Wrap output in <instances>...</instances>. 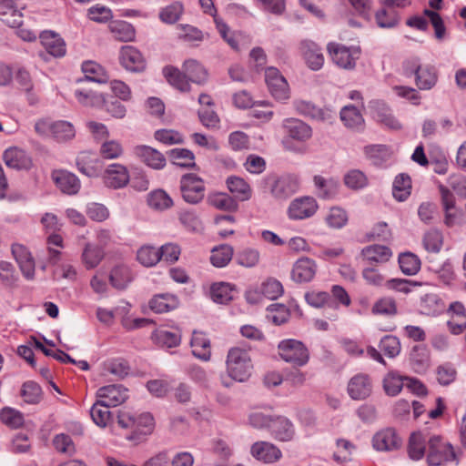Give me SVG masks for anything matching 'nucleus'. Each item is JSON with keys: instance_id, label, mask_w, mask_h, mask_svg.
<instances>
[{"instance_id": "56", "label": "nucleus", "mask_w": 466, "mask_h": 466, "mask_svg": "<svg viewBox=\"0 0 466 466\" xmlns=\"http://www.w3.org/2000/svg\"><path fill=\"white\" fill-rule=\"evenodd\" d=\"M148 205L155 209H167L173 206V200L162 189L155 190L148 195L147 198Z\"/></svg>"}, {"instance_id": "64", "label": "nucleus", "mask_w": 466, "mask_h": 466, "mask_svg": "<svg viewBox=\"0 0 466 466\" xmlns=\"http://www.w3.org/2000/svg\"><path fill=\"white\" fill-rule=\"evenodd\" d=\"M261 293L269 299H277L283 293L282 284L275 279H268L261 285Z\"/></svg>"}, {"instance_id": "19", "label": "nucleus", "mask_w": 466, "mask_h": 466, "mask_svg": "<svg viewBox=\"0 0 466 466\" xmlns=\"http://www.w3.org/2000/svg\"><path fill=\"white\" fill-rule=\"evenodd\" d=\"M300 52L310 69L319 70L323 66L324 56L321 48L316 43L309 40L302 41Z\"/></svg>"}, {"instance_id": "15", "label": "nucleus", "mask_w": 466, "mask_h": 466, "mask_svg": "<svg viewBox=\"0 0 466 466\" xmlns=\"http://www.w3.org/2000/svg\"><path fill=\"white\" fill-rule=\"evenodd\" d=\"M76 166L78 170L89 177H97L103 167V163L98 156L93 152H81L76 158Z\"/></svg>"}, {"instance_id": "30", "label": "nucleus", "mask_w": 466, "mask_h": 466, "mask_svg": "<svg viewBox=\"0 0 466 466\" xmlns=\"http://www.w3.org/2000/svg\"><path fill=\"white\" fill-rule=\"evenodd\" d=\"M190 345L193 349L192 353L195 357L202 360H208L210 359V341L206 338L204 333L194 331Z\"/></svg>"}, {"instance_id": "8", "label": "nucleus", "mask_w": 466, "mask_h": 466, "mask_svg": "<svg viewBox=\"0 0 466 466\" xmlns=\"http://www.w3.org/2000/svg\"><path fill=\"white\" fill-rule=\"evenodd\" d=\"M265 81L270 94L278 100L289 98V91L286 79L275 67H268L265 72Z\"/></svg>"}, {"instance_id": "45", "label": "nucleus", "mask_w": 466, "mask_h": 466, "mask_svg": "<svg viewBox=\"0 0 466 466\" xmlns=\"http://www.w3.org/2000/svg\"><path fill=\"white\" fill-rule=\"evenodd\" d=\"M208 201L211 206L224 211L234 212L238 210V202L226 193H218L210 196Z\"/></svg>"}, {"instance_id": "11", "label": "nucleus", "mask_w": 466, "mask_h": 466, "mask_svg": "<svg viewBox=\"0 0 466 466\" xmlns=\"http://www.w3.org/2000/svg\"><path fill=\"white\" fill-rule=\"evenodd\" d=\"M318 205L311 197L294 199L289 207V217L291 219H303L311 217L317 211Z\"/></svg>"}, {"instance_id": "23", "label": "nucleus", "mask_w": 466, "mask_h": 466, "mask_svg": "<svg viewBox=\"0 0 466 466\" xmlns=\"http://www.w3.org/2000/svg\"><path fill=\"white\" fill-rule=\"evenodd\" d=\"M52 177L60 190L66 194L74 195L80 189V181L77 177L70 172L55 171Z\"/></svg>"}, {"instance_id": "55", "label": "nucleus", "mask_w": 466, "mask_h": 466, "mask_svg": "<svg viewBox=\"0 0 466 466\" xmlns=\"http://www.w3.org/2000/svg\"><path fill=\"white\" fill-rule=\"evenodd\" d=\"M42 394L41 387L35 381H26L22 386L21 396L26 403H38L42 399Z\"/></svg>"}, {"instance_id": "51", "label": "nucleus", "mask_w": 466, "mask_h": 466, "mask_svg": "<svg viewBox=\"0 0 466 466\" xmlns=\"http://www.w3.org/2000/svg\"><path fill=\"white\" fill-rule=\"evenodd\" d=\"M366 157L371 160L374 165H380L390 157V151L384 145H371L364 148Z\"/></svg>"}, {"instance_id": "42", "label": "nucleus", "mask_w": 466, "mask_h": 466, "mask_svg": "<svg viewBox=\"0 0 466 466\" xmlns=\"http://www.w3.org/2000/svg\"><path fill=\"white\" fill-rule=\"evenodd\" d=\"M137 258L143 266L153 267L161 259L159 248L149 245L143 246L137 250Z\"/></svg>"}, {"instance_id": "59", "label": "nucleus", "mask_w": 466, "mask_h": 466, "mask_svg": "<svg viewBox=\"0 0 466 466\" xmlns=\"http://www.w3.org/2000/svg\"><path fill=\"white\" fill-rule=\"evenodd\" d=\"M380 350L389 358H394L400 352V342L392 335L384 336L379 345Z\"/></svg>"}, {"instance_id": "43", "label": "nucleus", "mask_w": 466, "mask_h": 466, "mask_svg": "<svg viewBox=\"0 0 466 466\" xmlns=\"http://www.w3.org/2000/svg\"><path fill=\"white\" fill-rule=\"evenodd\" d=\"M399 264L401 271L407 276L417 274L420 268V258L411 252L402 253L399 257Z\"/></svg>"}, {"instance_id": "60", "label": "nucleus", "mask_w": 466, "mask_h": 466, "mask_svg": "<svg viewBox=\"0 0 466 466\" xmlns=\"http://www.w3.org/2000/svg\"><path fill=\"white\" fill-rule=\"evenodd\" d=\"M155 338L158 344L167 348L177 347L181 341V334L179 331L160 329L155 333Z\"/></svg>"}, {"instance_id": "13", "label": "nucleus", "mask_w": 466, "mask_h": 466, "mask_svg": "<svg viewBox=\"0 0 466 466\" xmlns=\"http://www.w3.org/2000/svg\"><path fill=\"white\" fill-rule=\"evenodd\" d=\"M119 60L121 65L129 71L141 72L146 68V60L142 54L131 46L121 48Z\"/></svg>"}, {"instance_id": "1", "label": "nucleus", "mask_w": 466, "mask_h": 466, "mask_svg": "<svg viewBox=\"0 0 466 466\" xmlns=\"http://www.w3.org/2000/svg\"><path fill=\"white\" fill-rule=\"evenodd\" d=\"M183 70L184 73L171 66L163 69V74L167 82L181 92L189 91L188 80L198 85L207 80V71L197 60H186L183 64Z\"/></svg>"}, {"instance_id": "7", "label": "nucleus", "mask_w": 466, "mask_h": 466, "mask_svg": "<svg viewBox=\"0 0 466 466\" xmlns=\"http://www.w3.org/2000/svg\"><path fill=\"white\" fill-rule=\"evenodd\" d=\"M439 191L444 211L443 223L448 228H452L461 223L463 212L456 208L454 195L447 187L439 185Z\"/></svg>"}, {"instance_id": "14", "label": "nucleus", "mask_w": 466, "mask_h": 466, "mask_svg": "<svg viewBox=\"0 0 466 466\" xmlns=\"http://www.w3.org/2000/svg\"><path fill=\"white\" fill-rule=\"evenodd\" d=\"M12 254L15 257L20 270L27 279L35 276V259L28 249L21 244L12 245Z\"/></svg>"}, {"instance_id": "52", "label": "nucleus", "mask_w": 466, "mask_h": 466, "mask_svg": "<svg viewBox=\"0 0 466 466\" xmlns=\"http://www.w3.org/2000/svg\"><path fill=\"white\" fill-rule=\"evenodd\" d=\"M233 255V248L228 245H222L212 249L210 261L213 266L222 268L228 264Z\"/></svg>"}, {"instance_id": "25", "label": "nucleus", "mask_w": 466, "mask_h": 466, "mask_svg": "<svg viewBox=\"0 0 466 466\" xmlns=\"http://www.w3.org/2000/svg\"><path fill=\"white\" fill-rule=\"evenodd\" d=\"M4 160L6 166L15 169H28L32 161L30 157L18 147H10L4 153Z\"/></svg>"}, {"instance_id": "47", "label": "nucleus", "mask_w": 466, "mask_h": 466, "mask_svg": "<svg viewBox=\"0 0 466 466\" xmlns=\"http://www.w3.org/2000/svg\"><path fill=\"white\" fill-rule=\"evenodd\" d=\"M409 456L411 460L418 461L425 453V439L420 432L410 435L408 446Z\"/></svg>"}, {"instance_id": "63", "label": "nucleus", "mask_w": 466, "mask_h": 466, "mask_svg": "<svg viewBox=\"0 0 466 466\" xmlns=\"http://www.w3.org/2000/svg\"><path fill=\"white\" fill-rule=\"evenodd\" d=\"M0 419L3 423L11 428H18L24 423L23 414L12 408L3 409L0 412Z\"/></svg>"}, {"instance_id": "22", "label": "nucleus", "mask_w": 466, "mask_h": 466, "mask_svg": "<svg viewBox=\"0 0 466 466\" xmlns=\"http://www.w3.org/2000/svg\"><path fill=\"white\" fill-rule=\"evenodd\" d=\"M371 382L368 375L358 374L350 379L348 392L353 400H364L371 393Z\"/></svg>"}, {"instance_id": "26", "label": "nucleus", "mask_w": 466, "mask_h": 466, "mask_svg": "<svg viewBox=\"0 0 466 466\" xmlns=\"http://www.w3.org/2000/svg\"><path fill=\"white\" fill-rule=\"evenodd\" d=\"M284 128L289 136L299 141H305L311 137V127L297 118H289L284 121Z\"/></svg>"}, {"instance_id": "17", "label": "nucleus", "mask_w": 466, "mask_h": 466, "mask_svg": "<svg viewBox=\"0 0 466 466\" xmlns=\"http://www.w3.org/2000/svg\"><path fill=\"white\" fill-rule=\"evenodd\" d=\"M299 187V183L296 176L286 175L274 182L271 193L278 199H286L297 192Z\"/></svg>"}, {"instance_id": "32", "label": "nucleus", "mask_w": 466, "mask_h": 466, "mask_svg": "<svg viewBox=\"0 0 466 466\" xmlns=\"http://www.w3.org/2000/svg\"><path fill=\"white\" fill-rule=\"evenodd\" d=\"M229 191L240 201H247L252 196L250 186L241 177H229L227 179Z\"/></svg>"}, {"instance_id": "44", "label": "nucleus", "mask_w": 466, "mask_h": 466, "mask_svg": "<svg viewBox=\"0 0 466 466\" xmlns=\"http://www.w3.org/2000/svg\"><path fill=\"white\" fill-rule=\"evenodd\" d=\"M104 404L105 403L102 400H97L90 410V415L93 421L102 428L106 427L111 420V412L108 410L109 407L105 406Z\"/></svg>"}, {"instance_id": "54", "label": "nucleus", "mask_w": 466, "mask_h": 466, "mask_svg": "<svg viewBox=\"0 0 466 466\" xmlns=\"http://www.w3.org/2000/svg\"><path fill=\"white\" fill-rule=\"evenodd\" d=\"M0 19L10 27H19L23 24V15L14 8L12 0L7 2L5 9L0 12Z\"/></svg>"}, {"instance_id": "58", "label": "nucleus", "mask_w": 466, "mask_h": 466, "mask_svg": "<svg viewBox=\"0 0 466 466\" xmlns=\"http://www.w3.org/2000/svg\"><path fill=\"white\" fill-rule=\"evenodd\" d=\"M104 252L100 248L86 244L82 254L83 261L87 268L96 267L101 261Z\"/></svg>"}, {"instance_id": "5", "label": "nucleus", "mask_w": 466, "mask_h": 466, "mask_svg": "<svg viewBox=\"0 0 466 466\" xmlns=\"http://www.w3.org/2000/svg\"><path fill=\"white\" fill-rule=\"evenodd\" d=\"M180 191L183 199L189 204L199 203L205 196V185L201 177L188 173L181 177Z\"/></svg>"}, {"instance_id": "34", "label": "nucleus", "mask_w": 466, "mask_h": 466, "mask_svg": "<svg viewBox=\"0 0 466 466\" xmlns=\"http://www.w3.org/2000/svg\"><path fill=\"white\" fill-rule=\"evenodd\" d=\"M110 32L113 36L122 42L133 41L135 38V29L133 25L126 21H113L109 25Z\"/></svg>"}, {"instance_id": "50", "label": "nucleus", "mask_w": 466, "mask_h": 466, "mask_svg": "<svg viewBox=\"0 0 466 466\" xmlns=\"http://www.w3.org/2000/svg\"><path fill=\"white\" fill-rule=\"evenodd\" d=\"M124 149L120 142L106 139L101 143L99 154L104 159H116L123 155Z\"/></svg>"}, {"instance_id": "4", "label": "nucleus", "mask_w": 466, "mask_h": 466, "mask_svg": "<svg viewBox=\"0 0 466 466\" xmlns=\"http://www.w3.org/2000/svg\"><path fill=\"white\" fill-rule=\"evenodd\" d=\"M279 356L294 366H304L309 359L308 349L296 339H285L279 344Z\"/></svg>"}, {"instance_id": "9", "label": "nucleus", "mask_w": 466, "mask_h": 466, "mask_svg": "<svg viewBox=\"0 0 466 466\" xmlns=\"http://www.w3.org/2000/svg\"><path fill=\"white\" fill-rule=\"evenodd\" d=\"M130 179L129 172L124 165L111 164L103 175V181L106 187L113 189L125 187Z\"/></svg>"}, {"instance_id": "40", "label": "nucleus", "mask_w": 466, "mask_h": 466, "mask_svg": "<svg viewBox=\"0 0 466 466\" xmlns=\"http://www.w3.org/2000/svg\"><path fill=\"white\" fill-rule=\"evenodd\" d=\"M167 155L174 165L181 167H193L196 165L194 154L187 148H174Z\"/></svg>"}, {"instance_id": "27", "label": "nucleus", "mask_w": 466, "mask_h": 466, "mask_svg": "<svg viewBox=\"0 0 466 466\" xmlns=\"http://www.w3.org/2000/svg\"><path fill=\"white\" fill-rule=\"evenodd\" d=\"M391 250L381 245H371L361 250L363 259L370 264L385 263L391 258Z\"/></svg>"}, {"instance_id": "18", "label": "nucleus", "mask_w": 466, "mask_h": 466, "mask_svg": "<svg viewBox=\"0 0 466 466\" xmlns=\"http://www.w3.org/2000/svg\"><path fill=\"white\" fill-rule=\"evenodd\" d=\"M370 108L374 118L391 130H400L402 127L401 123L392 115L390 109L381 101H372Z\"/></svg>"}, {"instance_id": "3", "label": "nucleus", "mask_w": 466, "mask_h": 466, "mask_svg": "<svg viewBox=\"0 0 466 466\" xmlns=\"http://www.w3.org/2000/svg\"><path fill=\"white\" fill-rule=\"evenodd\" d=\"M429 466L457 465L458 460L450 443L443 442L440 437L434 436L429 440L427 457Z\"/></svg>"}, {"instance_id": "29", "label": "nucleus", "mask_w": 466, "mask_h": 466, "mask_svg": "<svg viewBox=\"0 0 466 466\" xmlns=\"http://www.w3.org/2000/svg\"><path fill=\"white\" fill-rule=\"evenodd\" d=\"M75 96L77 101L86 106H99L104 102L103 96L90 88L89 84H78V87L75 90Z\"/></svg>"}, {"instance_id": "49", "label": "nucleus", "mask_w": 466, "mask_h": 466, "mask_svg": "<svg viewBox=\"0 0 466 466\" xmlns=\"http://www.w3.org/2000/svg\"><path fill=\"white\" fill-rule=\"evenodd\" d=\"M336 451L333 453V459L338 463H345L352 460V454L355 446L347 440L339 439L336 443Z\"/></svg>"}, {"instance_id": "37", "label": "nucleus", "mask_w": 466, "mask_h": 466, "mask_svg": "<svg viewBox=\"0 0 466 466\" xmlns=\"http://www.w3.org/2000/svg\"><path fill=\"white\" fill-rule=\"evenodd\" d=\"M373 315H382L393 317L398 314V307L395 299L391 297H382L375 301L371 308Z\"/></svg>"}, {"instance_id": "48", "label": "nucleus", "mask_w": 466, "mask_h": 466, "mask_svg": "<svg viewBox=\"0 0 466 466\" xmlns=\"http://www.w3.org/2000/svg\"><path fill=\"white\" fill-rule=\"evenodd\" d=\"M314 184L319 189V197L322 198H333L338 192L339 183L333 179L327 180L321 176H315Z\"/></svg>"}, {"instance_id": "10", "label": "nucleus", "mask_w": 466, "mask_h": 466, "mask_svg": "<svg viewBox=\"0 0 466 466\" xmlns=\"http://www.w3.org/2000/svg\"><path fill=\"white\" fill-rule=\"evenodd\" d=\"M96 397L107 407H116L127 399V390L122 385H107L96 391Z\"/></svg>"}, {"instance_id": "38", "label": "nucleus", "mask_w": 466, "mask_h": 466, "mask_svg": "<svg viewBox=\"0 0 466 466\" xmlns=\"http://www.w3.org/2000/svg\"><path fill=\"white\" fill-rule=\"evenodd\" d=\"M411 189L410 177L406 174H400L395 177L392 187V195L398 201H404Z\"/></svg>"}, {"instance_id": "6", "label": "nucleus", "mask_w": 466, "mask_h": 466, "mask_svg": "<svg viewBox=\"0 0 466 466\" xmlns=\"http://www.w3.org/2000/svg\"><path fill=\"white\" fill-rule=\"evenodd\" d=\"M327 49L332 61L339 67L344 69H352L356 66V61L360 58V47H347L340 44L329 43Z\"/></svg>"}, {"instance_id": "41", "label": "nucleus", "mask_w": 466, "mask_h": 466, "mask_svg": "<svg viewBox=\"0 0 466 466\" xmlns=\"http://www.w3.org/2000/svg\"><path fill=\"white\" fill-rule=\"evenodd\" d=\"M210 295L214 302L227 304L233 299V288L228 283H216L210 288Z\"/></svg>"}, {"instance_id": "31", "label": "nucleus", "mask_w": 466, "mask_h": 466, "mask_svg": "<svg viewBox=\"0 0 466 466\" xmlns=\"http://www.w3.org/2000/svg\"><path fill=\"white\" fill-rule=\"evenodd\" d=\"M82 71L85 74V78L79 79L77 84L102 83L106 80L102 66L93 61L84 62Z\"/></svg>"}, {"instance_id": "53", "label": "nucleus", "mask_w": 466, "mask_h": 466, "mask_svg": "<svg viewBox=\"0 0 466 466\" xmlns=\"http://www.w3.org/2000/svg\"><path fill=\"white\" fill-rule=\"evenodd\" d=\"M49 129L57 140L65 141L75 137V128L66 121H57L50 125Z\"/></svg>"}, {"instance_id": "21", "label": "nucleus", "mask_w": 466, "mask_h": 466, "mask_svg": "<svg viewBox=\"0 0 466 466\" xmlns=\"http://www.w3.org/2000/svg\"><path fill=\"white\" fill-rule=\"evenodd\" d=\"M401 440L391 428L379 431L373 437V447L378 451H393L400 448Z\"/></svg>"}, {"instance_id": "35", "label": "nucleus", "mask_w": 466, "mask_h": 466, "mask_svg": "<svg viewBox=\"0 0 466 466\" xmlns=\"http://www.w3.org/2000/svg\"><path fill=\"white\" fill-rule=\"evenodd\" d=\"M109 279L113 287L124 289L132 281L133 278L128 267L117 265L112 269Z\"/></svg>"}, {"instance_id": "57", "label": "nucleus", "mask_w": 466, "mask_h": 466, "mask_svg": "<svg viewBox=\"0 0 466 466\" xmlns=\"http://www.w3.org/2000/svg\"><path fill=\"white\" fill-rule=\"evenodd\" d=\"M184 7L181 2H174L163 8L159 14V18L164 23L174 24L181 16Z\"/></svg>"}, {"instance_id": "2", "label": "nucleus", "mask_w": 466, "mask_h": 466, "mask_svg": "<svg viewBox=\"0 0 466 466\" xmlns=\"http://www.w3.org/2000/svg\"><path fill=\"white\" fill-rule=\"evenodd\" d=\"M252 370V363L247 350L240 348H232L227 358V370L228 375L235 380H247Z\"/></svg>"}, {"instance_id": "24", "label": "nucleus", "mask_w": 466, "mask_h": 466, "mask_svg": "<svg viewBox=\"0 0 466 466\" xmlns=\"http://www.w3.org/2000/svg\"><path fill=\"white\" fill-rule=\"evenodd\" d=\"M269 430L274 438L280 441H289L295 436L292 422L283 416H275Z\"/></svg>"}, {"instance_id": "39", "label": "nucleus", "mask_w": 466, "mask_h": 466, "mask_svg": "<svg viewBox=\"0 0 466 466\" xmlns=\"http://www.w3.org/2000/svg\"><path fill=\"white\" fill-rule=\"evenodd\" d=\"M340 118L346 127L360 129L364 124V119L360 111L353 106H346L340 111Z\"/></svg>"}, {"instance_id": "33", "label": "nucleus", "mask_w": 466, "mask_h": 466, "mask_svg": "<svg viewBox=\"0 0 466 466\" xmlns=\"http://www.w3.org/2000/svg\"><path fill=\"white\" fill-rule=\"evenodd\" d=\"M438 75L436 69L431 66H421L415 77L416 86L420 90H430L437 83Z\"/></svg>"}, {"instance_id": "61", "label": "nucleus", "mask_w": 466, "mask_h": 466, "mask_svg": "<svg viewBox=\"0 0 466 466\" xmlns=\"http://www.w3.org/2000/svg\"><path fill=\"white\" fill-rule=\"evenodd\" d=\"M305 299L309 305L314 308H322L326 305L330 306L333 303L329 294L325 291H309L305 294Z\"/></svg>"}, {"instance_id": "12", "label": "nucleus", "mask_w": 466, "mask_h": 466, "mask_svg": "<svg viewBox=\"0 0 466 466\" xmlns=\"http://www.w3.org/2000/svg\"><path fill=\"white\" fill-rule=\"evenodd\" d=\"M316 271V262L308 257H302L294 263L291 278L298 283L309 282L313 279Z\"/></svg>"}, {"instance_id": "28", "label": "nucleus", "mask_w": 466, "mask_h": 466, "mask_svg": "<svg viewBox=\"0 0 466 466\" xmlns=\"http://www.w3.org/2000/svg\"><path fill=\"white\" fill-rule=\"evenodd\" d=\"M179 304L178 299L172 294H157L154 296L148 305L156 313H164L175 309Z\"/></svg>"}, {"instance_id": "16", "label": "nucleus", "mask_w": 466, "mask_h": 466, "mask_svg": "<svg viewBox=\"0 0 466 466\" xmlns=\"http://www.w3.org/2000/svg\"><path fill=\"white\" fill-rule=\"evenodd\" d=\"M134 154L147 166L154 169H162L166 166V158L158 150L145 145L136 146Z\"/></svg>"}, {"instance_id": "36", "label": "nucleus", "mask_w": 466, "mask_h": 466, "mask_svg": "<svg viewBox=\"0 0 466 466\" xmlns=\"http://www.w3.org/2000/svg\"><path fill=\"white\" fill-rule=\"evenodd\" d=\"M41 43L54 56H62L66 54L65 43L51 32H44L40 35Z\"/></svg>"}, {"instance_id": "62", "label": "nucleus", "mask_w": 466, "mask_h": 466, "mask_svg": "<svg viewBox=\"0 0 466 466\" xmlns=\"http://www.w3.org/2000/svg\"><path fill=\"white\" fill-rule=\"evenodd\" d=\"M344 182L345 185L351 189H360L367 185L368 179L362 171L353 169L345 175Z\"/></svg>"}, {"instance_id": "20", "label": "nucleus", "mask_w": 466, "mask_h": 466, "mask_svg": "<svg viewBox=\"0 0 466 466\" xmlns=\"http://www.w3.org/2000/svg\"><path fill=\"white\" fill-rule=\"evenodd\" d=\"M250 452L257 460L265 463H273L279 461L282 453L274 444L268 441H257L251 446Z\"/></svg>"}, {"instance_id": "46", "label": "nucleus", "mask_w": 466, "mask_h": 466, "mask_svg": "<svg viewBox=\"0 0 466 466\" xmlns=\"http://www.w3.org/2000/svg\"><path fill=\"white\" fill-rule=\"evenodd\" d=\"M422 243L427 251L438 253L441 249L443 244L442 233L436 228H431L425 232Z\"/></svg>"}]
</instances>
